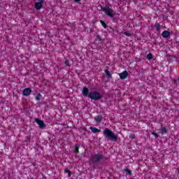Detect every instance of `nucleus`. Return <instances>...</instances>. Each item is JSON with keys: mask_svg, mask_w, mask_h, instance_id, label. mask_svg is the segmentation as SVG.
Listing matches in <instances>:
<instances>
[{"mask_svg": "<svg viewBox=\"0 0 179 179\" xmlns=\"http://www.w3.org/2000/svg\"><path fill=\"white\" fill-rule=\"evenodd\" d=\"M129 138H130L131 139H135V134H130V135H129Z\"/></svg>", "mask_w": 179, "mask_h": 179, "instance_id": "bb28decb", "label": "nucleus"}, {"mask_svg": "<svg viewBox=\"0 0 179 179\" xmlns=\"http://www.w3.org/2000/svg\"><path fill=\"white\" fill-rule=\"evenodd\" d=\"M151 134H152V135H154V136L156 138V139H157V138H159V134H157V133H156L155 131V130H153Z\"/></svg>", "mask_w": 179, "mask_h": 179, "instance_id": "4be33fe9", "label": "nucleus"}, {"mask_svg": "<svg viewBox=\"0 0 179 179\" xmlns=\"http://www.w3.org/2000/svg\"><path fill=\"white\" fill-rule=\"evenodd\" d=\"M159 131L162 135H166V134H169L170 128L167 126H162Z\"/></svg>", "mask_w": 179, "mask_h": 179, "instance_id": "423d86ee", "label": "nucleus"}, {"mask_svg": "<svg viewBox=\"0 0 179 179\" xmlns=\"http://www.w3.org/2000/svg\"><path fill=\"white\" fill-rule=\"evenodd\" d=\"M178 80H179V77H178Z\"/></svg>", "mask_w": 179, "mask_h": 179, "instance_id": "c756f323", "label": "nucleus"}, {"mask_svg": "<svg viewBox=\"0 0 179 179\" xmlns=\"http://www.w3.org/2000/svg\"><path fill=\"white\" fill-rule=\"evenodd\" d=\"M64 64L66 65V66H71V64H69V60L68 59L65 60Z\"/></svg>", "mask_w": 179, "mask_h": 179, "instance_id": "5701e85b", "label": "nucleus"}, {"mask_svg": "<svg viewBox=\"0 0 179 179\" xmlns=\"http://www.w3.org/2000/svg\"><path fill=\"white\" fill-rule=\"evenodd\" d=\"M94 120L96 121V122H97V124H100V122H101V121L103 120V116L98 115L95 117Z\"/></svg>", "mask_w": 179, "mask_h": 179, "instance_id": "ddd939ff", "label": "nucleus"}, {"mask_svg": "<svg viewBox=\"0 0 179 179\" xmlns=\"http://www.w3.org/2000/svg\"><path fill=\"white\" fill-rule=\"evenodd\" d=\"M22 94L23 96H29V94H31V88L28 87V88L24 89L22 92Z\"/></svg>", "mask_w": 179, "mask_h": 179, "instance_id": "1a4fd4ad", "label": "nucleus"}, {"mask_svg": "<svg viewBox=\"0 0 179 179\" xmlns=\"http://www.w3.org/2000/svg\"><path fill=\"white\" fill-rule=\"evenodd\" d=\"M35 122H36L41 129H44V128L47 127V125H45V123H44V121L41 120V119H35Z\"/></svg>", "mask_w": 179, "mask_h": 179, "instance_id": "39448f33", "label": "nucleus"}, {"mask_svg": "<svg viewBox=\"0 0 179 179\" xmlns=\"http://www.w3.org/2000/svg\"><path fill=\"white\" fill-rule=\"evenodd\" d=\"M90 129L93 134H99L100 132V129L96 127H90Z\"/></svg>", "mask_w": 179, "mask_h": 179, "instance_id": "f8f14e48", "label": "nucleus"}, {"mask_svg": "<svg viewBox=\"0 0 179 179\" xmlns=\"http://www.w3.org/2000/svg\"><path fill=\"white\" fill-rule=\"evenodd\" d=\"M30 141H31V136H27L25 139L26 143H30Z\"/></svg>", "mask_w": 179, "mask_h": 179, "instance_id": "6ab92c4d", "label": "nucleus"}, {"mask_svg": "<svg viewBox=\"0 0 179 179\" xmlns=\"http://www.w3.org/2000/svg\"><path fill=\"white\" fill-rule=\"evenodd\" d=\"M105 73L108 79H110V78H111V73H110V71H108V69H105Z\"/></svg>", "mask_w": 179, "mask_h": 179, "instance_id": "4468645a", "label": "nucleus"}, {"mask_svg": "<svg viewBox=\"0 0 179 179\" xmlns=\"http://www.w3.org/2000/svg\"><path fill=\"white\" fill-rule=\"evenodd\" d=\"M82 92L84 97H89V95L90 94V92H89V88L84 87L82 90Z\"/></svg>", "mask_w": 179, "mask_h": 179, "instance_id": "6e6552de", "label": "nucleus"}, {"mask_svg": "<svg viewBox=\"0 0 179 179\" xmlns=\"http://www.w3.org/2000/svg\"><path fill=\"white\" fill-rule=\"evenodd\" d=\"M124 34H125V36H127V37H131V33H129V31L124 32Z\"/></svg>", "mask_w": 179, "mask_h": 179, "instance_id": "a878e982", "label": "nucleus"}, {"mask_svg": "<svg viewBox=\"0 0 179 179\" xmlns=\"http://www.w3.org/2000/svg\"><path fill=\"white\" fill-rule=\"evenodd\" d=\"M99 22H100L101 24L103 26V29H107V27H108L107 26V24H106V22H104L103 20H101Z\"/></svg>", "mask_w": 179, "mask_h": 179, "instance_id": "a211bd4d", "label": "nucleus"}, {"mask_svg": "<svg viewBox=\"0 0 179 179\" xmlns=\"http://www.w3.org/2000/svg\"><path fill=\"white\" fill-rule=\"evenodd\" d=\"M42 96L41 94L38 93L37 94L36 96V100L37 101H40V99H41Z\"/></svg>", "mask_w": 179, "mask_h": 179, "instance_id": "412c9836", "label": "nucleus"}, {"mask_svg": "<svg viewBox=\"0 0 179 179\" xmlns=\"http://www.w3.org/2000/svg\"><path fill=\"white\" fill-rule=\"evenodd\" d=\"M96 40H99V41H103V38L100 36V35L96 36Z\"/></svg>", "mask_w": 179, "mask_h": 179, "instance_id": "393cba45", "label": "nucleus"}, {"mask_svg": "<svg viewBox=\"0 0 179 179\" xmlns=\"http://www.w3.org/2000/svg\"><path fill=\"white\" fill-rule=\"evenodd\" d=\"M123 171H124L125 173H127V174H128V176H132V171H131V170H129V169L128 168H125Z\"/></svg>", "mask_w": 179, "mask_h": 179, "instance_id": "2eb2a0df", "label": "nucleus"}, {"mask_svg": "<svg viewBox=\"0 0 179 179\" xmlns=\"http://www.w3.org/2000/svg\"><path fill=\"white\" fill-rule=\"evenodd\" d=\"M79 148H80V145L79 144H76L74 149L75 153H79Z\"/></svg>", "mask_w": 179, "mask_h": 179, "instance_id": "f3484780", "label": "nucleus"}, {"mask_svg": "<svg viewBox=\"0 0 179 179\" xmlns=\"http://www.w3.org/2000/svg\"><path fill=\"white\" fill-rule=\"evenodd\" d=\"M178 174H179V167L178 168Z\"/></svg>", "mask_w": 179, "mask_h": 179, "instance_id": "c85d7f7f", "label": "nucleus"}, {"mask_svg": "<svg viewBox=\"0 0 179 179\" xmlns=\"http://www.w3.org/2000/svg\"><path fill=\"white\" fill-rule=\"evenodd\" d=\"M64 173H69V177H71V174H72V172L68 169H65Z\"/></svg>", "mask_w": 179, "mask_h": 179, "instance_id": "b1692460", "label": "nucleus"}, {"mask_svg": "<svg viewBox=\"0 0 179 179\" xmlns=\"http://www.w3.org/2000/svg\"><path fill=\"white\" fill-rule=\"evenodd\" d=\"M106 160H108V157H103L100 153L95 154L90 157V166H93L95 163L104 164V163H106Z\"/></svg>", "mask_w": 179, "mask_h": 179, "instance_id": "f257e3e1", "label": "nucleus"}, {"mask_svg": "<svg viewBox=\"0 0 179 179\" xmlns=\"http://www.w3.org/2000/svg\"><path fill=\"white\" fill-rule=\"evenodd\" d=\"M154 27L156 29L157 31H160V24L156 22L154 25Z\"/></svg>", "mask_w": 179, "mask_h": 179, "instance_id": "dca6fc26", "label": "nucleus"}, {"mask_svg": "<svg viewBox=\"0 0 179 179\" xmlns=\"http://www.w3.org/2000/svg\"><path fill=\"white\" fill-rule=\"evenodd\" d=\"M44 3H45V1L38 0V1L35 3V9H36V10H40V9L43 8V5H44Z\"/></svg>", "mask_w": 179, "mask_h": 179, "instance_id": "0eeeda50", "label": "nucleus"}, {"mask_svg": "<svg viewBox=\"0 0 179 179\" xmlns=\"http://www.w3.org/2000/svg\"><path fill=\"white\" fill-rule=\"evenodd\" d=\"M153 59V55L152 53H148V55H147V59Z\"/></svg>", "mask_w": 179, "mask_h": 179, "instance_id": "aec40b11", "label": "nucleus"}, {"mask_svg": "<svg viewBox=\"0 0 179 179\" xmlns=\"http://www.w3.org/2000/svg\"><path fill=\"white\" fill-rule=\"evenodd\" d=\"M88 98L91 99V100L98 101V100H100V99L103 98V96H101V94H100L99 92L94 91L90 92Z\"/></svg>", "mask_w": 179, "mask_h": 179, "instance_id": "20e7f679", "label": "nucleus"}, {"mask_svg": "<svg viewBox=\"0 0 179 179\" xmlns=\"http://www.w3.org/2000/svg\"><path fill=\"white\" fill-rule=\"evenodd\" d=\"M80 1H82V0H73V1L76 3H79Z\"/></svg>", "mask_w": 179, "mask_h": 179, "instance_id": "cd10ccee", "label": "nucleus"}, {"mask_svg": "<svg viewBox=\"0 0 179 179\" xmlns=\"http://www.w3.org/2000/svg\"><path fill=\"white\" fill-rule=\"evenodd\" d=\"M102 12H104L105 14L107 15V16H109V17L113 18V22H115V23H117L118 22V18H117V14L114 13V10L111 8H110L109 6H106L105 8L101 7V5L99 6Z\"/></svg>", "mask_w": 179, "mask_h": 179, "instance_id": "f03ea898", "label": "nucleus"}, {"mask_svg": "<svg viewBox=\"0 0 179 179\" xmlns=\"http://www.w3.org/2000/svg\"><path fill=\"white\" fill-rule=\"evenodd\" d=\"M119 76H120V79H122V80L127 79V78H128V71H124L122 73H120L119 74Z\"/></svg>", "mask_w": 179, "mask_h": 179, "instance_id": "9d476101", "label": "nucleus"}, {"mask_svg": "<svg viewBox=\"0 0 179 179\" xmlns=\"http://www.w3.org/2000/svg\"><path fill=\"white\" fill-rule=\"evenodd\" d=\"M103 134L105 139H107V141H111L112 142H117L118 141V136L109 129H105Z\"/></svg>", "mask_w": 179, "mask_h": 179, "instance_id": "7ed1b4c3", "label": "nucleus"}, {"mask_svg": "<svg viewBox=\"0 0 179 179\" xmlns=\"http://www.w3.org/2000/svg\"><path fill=\"white\" fill-rule=\"evenodd\" d=\"M171 34L169 31H164L162 34V36L164 38H169Z\"/></svg>", "mask_w": 179, "mask_h": 179, "instance_id": "9b49d317", "label": "nucleus"}]
</instances>
